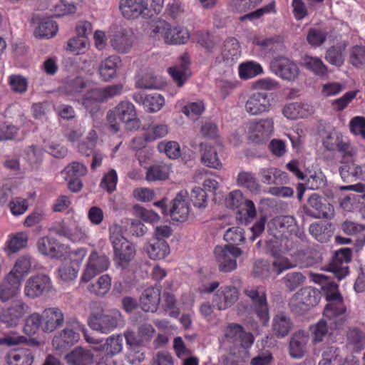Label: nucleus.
Masks as SVG:
<instances>
[{
	"label": "nucleus",
	"instance_id": "f257e3e1",
	"mask_svg": "<svg viewBox=\"0 0 365 365\" xmlns=\"http://www.w3.org/2000/svg\"><path fill=\"white\" fill-rule=\"evenodd\" d=\"M274 240L268 243L272 255L274 259L272 267L264 259H257L253 266V274L262 279L267 278L273 274L279 275L283 271L296 266L300 267L310 265L307 260V255L303 251L294 249L292 242L287 238H280L277 233L273 234Z\"/></svg>",
	"mask_w": 365,
	"mask_h": 365
},
{
	"label": "nucleus",
	"instance_id": "f03ea898",
	"mask_svg": "<svg viewBox=\"0 0 365 365\" xmlns=\"http://www.w3.org/2000/svg\"><path fill=\"white\" fill-rule=\"evenodd\" d=\"M312 280L321 284L322 289L326 291L328 302L324 311V319L312 327L313 341L317 343L323 341L328 332V326L334 329L342 327L346 321L347 315L342 297L338 291V285L328 276L322 274H313Z\"/></svg>",
	"mask_w": 365,
	"mask_h": 365
},
{
	"label": "nucleus",
	"instance_id": "7ed1b4c3",
	"mask_svg": "<svg viewBox=\"0 0 365 365\" xmlns=\"http://www.w3.org/2000/svg\"><path fill=\"white\" fill-rule=\"evenodd\" d=\"M90 83L81 77L68 80L61 87L63 93L68 95L71 100L81 102L87 110L92 113L98 108V103L120 94L123 86L120 84L108 86L104 88H95L85 91L89 88Z\"/></svg>",
	"mask_w": 365,
	"mask_h": 365
},
{
	"label": "nucleus",
	"instance_id": "20e7f679",
	"mask_svg": "<svg viewBox=\"0 0 365 365\" xmlns=\"http://www.w3.org/2000/svg\"><path fill=\"white\" fill-rule=\"evenodd\" d=\"M109 129L113 133L120 130V124L123 123L128 130H135L140 127V121L134 105L128 101L120 102L107 113Z\"/></svg>",
	"mask_w": 365,
	"mask_h": 365
},
{
	"label": "nucleus",
	"instance_id": "39448f33",
	"mask_svg": "<svg viewBox=\"0 0 365 365\" xmlns=\"http://www.w3.org/2000/svg\"><path fill=\"white\" fill-rule=\"evenodd\" d=\"M150 36L156 40L163 39L166 44H185L190 38L187 29L181 26H171L165 21L159 20L150 26Z\"/></svg>",
	"mask_w": 365,
	"mask_h": 365
},
{
	"label": "nucleus",
	"instance_id": "423d86ee",
	"mask_svg": "<svg viewBox=\"0 0 365 365\" xmlns=\"http://www.w3.org/2000/svg\"><path fill=\"white\" fill-rule=\"evenodd\" d=\"M118 230V227L110 229V240L113 249L115 264L124 269L134 259L136 250L134 245L117 231Z\"/></svg>",
	"mask_w": 365,
	"mask_h": 365
},
{
	"label": "nucleus",
	"instance_id": "0eeeda50",
	"mask_svg": "<svg viewBox=\"0 0 365 365\" xmlns=\"http://www.w3.org/2000/svg\"><path fill=\"white\" fill-rule=\"evenodd\" d=\"M119 9L128 20L149 19L158 14L150 0H120Z\"/></svg>",
	"mask_w": 365,
	"mask_h": 365
},
{
	"label": "nucleus",
	"instance_id": "6e6552de",
	"mask_svg": "<svg viewBox=\"0 0 365 365\" xmlns=\"http://www.w3.org/2000/svg\"><path fill=\"white\" fill-rule=\"evenodd\" d=\"M88 324L93 329L108 334L118 327L123 326V319L119 311L113 309L105 313H92Z\"/></svg>",
	"mask_w": 365,
	"mask_h": 365
},
{
	"label": "nucleus",
	"instance_id": "1a4fd4ad",
	"mask_svg": "<svg viewBox=\"0 0 365 365\" xmlns=\"http://www.w3.org/2000/svg\"><path fill=\"white\" fill-rule=\"evenodd\" d=\"M274 122L270 117L253 120L246 127L249 140L255 143L268 140L274 133Z\"/></svg>",
	"mask_w": 365,
	"mask_h": 365
},
{
	"label": "nucleus",
	"instance_id": "9d476101",
	"mask_svg": "<svg viewBox=\"0 0 365 365\" xmlns=\"http://www.w3.org/2000/svg\"><path fill=\"white\" fill-rule=\"evenodd\" d=\"M242 253L241 249L231 245H217L214 250L215 258L219 269L224 272H230L237 268L236 259Z\"/></svg>",
	"mask_w": 365,
	"mask_h": 365
},
{
	"label": "nucleus",
	"instance_id": "9b49d317",
	"mask_svg": "<svg viewBox=\"0 0 365 365\" xmlns=\"http://www.w3.org/2000/svg\"><path fill=\"white\" fill-rule=\"evenodd\" d=\"M320 299V293L310 287H304L294 294L289 300V307L297 313H304L317 305Z\"/></svg>",
	"mask_w": 365,
	"mask_h": 365
},
{
	"label": "nucleus",
	"instance_id": "f8f14e48",
	"mask_svg": "<svg viewBox=\"0 0 365 365\" xmlns=\"http://www.w3.org/2000/svg\"><path fill=\"white\" fill-rule=\"evenodd\" d=\"M110 44L118 53H129L135 41L133 30L128 27H116L109 34Z\"/></svg>",
	"mask_w": 365,
	"mask_h": 365
},
{
	"label": "nucleus",
	"instance_id": "ddd939ff",
	"mask_svg": "<svg viewBox=\"0 0 365 365\" xmlns=\"http://www.w3.org/2000/svg\"><path fill=\"white\" fill-rule=\"evenodd\" d=\"M53 288L51 278L44 274H38L29 277L24 284V295L34 299L48 293Z\"/></svg>",
	"mask_w": 365,
	"mask_h": 365
},
{
	"label": "nucleus",
	"instance_id": "4468645a",
	"mask_svg": "<svg viewBox=\"0 0 365 365\" xmlns=\"http://www.w3.org/2000/svg\"><path fill=\"white\" fill-rule=\"evenodd\" d=\"M49 230L63 236L73 242H85L89 237L88 230L78 225H68L63 220L56 221L51 225Z\"/></svg>",
	"mask_w": 365,
	"mask_h": 365
},
{
	"label": "nucleus",
	"instance_id": "2eb2a0df",
	"mask_svg": "<svg viewBox=\"0 0 365 365\" xmlns=\"http://www.w3.org/2000/svg\"><path fill=\"white\" fill-rule=\"evenodd\" d=\"M110 260L107 256L96 251L92 252L87 259L85 268L82 272L81 281L88 282L101 272L108 269Z\"/></svg>",
	"mask_w": 365,
	"mask_h": 365
},
{
	"label": "nucleus",
	"instance_id": "dca6fc26",
	"mask_svg": "<svg viewBox=\"0 0 365 365\" xmlns=\"http://www.w3.org/2000/svg\"><path fill=\"white\" fill-rule=\"evenodd\" d=\"M245 294L251 299L255 312L263 324L269 320V310L267 304L266 291L263 287H249Z\"/></svg>",
	"mask_w": 365,
	"mask_h": 365
},
{
	"label": "nucleus",
	"instance_id": "f3484780",
	"mask_svg": "<svg viewBox=\"0 0 365 365\" xmlns=\"http://www.w3.org/2000/svg\"><path fill=\"white\" fill-rule=\"evenodd\" d=\"M225 204L232 209L238 208L242 205L244 206L242 211L240 212V215L245 212L244 214L246 215L245 219L241 217H237L242 223H248L257 214L253 202L245 199L242 192L239 190H234L228 195L225 199Z\"/></svg>",
	"mask_w": 365,
	"mask_h": 365
},
{
	"label": "nucleus",
	"instance_id": "a211bd4d",
	"mask_svg": "<svg viewBox=\"0 0 365 365\" xmlns=\"http://www.w3.org/2000/svg\"><path fill=\"white\" fill-rule=\"evenodd\" d=\"M29 309V307L21 299L14 300L1 312L0 322L6 327H16L20 324Z\"/></svg>",
	"mask_w": 365,
	"mask_h": 365
},
{
	"label": "nucleus",
	"instance_id": "6ab92c4d",
	"mask_svg": "<svg viewBox=\"0 0 365 365\" xmlns=\"http://www.w3.org/2000/svg\"><path fill=\"white\" fill-rule=\"evenodd\" d=\"M272 71L278 77L288 81H295L299 75L297 63L288 58H275L271 63Z\"/></svg>",
	"mask_w": 365,
	"mask_h": 365
},
{
	"label": "nucleus",
	"instance_id": "aec40b11",
	"mask_svg": "<svg viewBox=\"0 0 365 365\" xmlns=\"http://www.w3.org/2000/svg\"><path fill=\"white\" fill-rule=\"evenodd\" d=\"M122 64L121 58L115 54L103 58L98 66L99 78L104 82H110L115 79Z\"/></svg>",
	"mask_w": 365,
	"mask_h": 365
},
{
	"label": "nucleus",
	"instance_id": "412c9836",
	"mask_svg": "<svg viewBox=\"0 0 365 365\" xmlns=\"http://www.w3.org/2000/svg\"><path fill=\"white\" fill-rule=\"evenodd\" d=\"M245 108L250 115H259L269 112L272 108V103L267 93L255 92L249 96Z\"/></svg>",
	"mask_w": 365,
	"mask_h": 365
},
{
	"label": "nucleus",
	"instance_id": "4be33fe9",
	"mask_svg": "<svg viewBox=\"0 0 365 365\" xmlns=\"http://www.w3.org/2000/svg\"><path fill=\"white\" fill-rule=\"evenodd\" d=\"M188 192L186 190L179 192L172 201L169 215L174 221L185 222L190 214L187 202Z\"/></svg>",
	"mask_w": 365,
	"mask_h": 365
},
{
	"label": "nucleus",
	"instance_id": "5701e85b",
	"mask_svg": "<svg viewBox=\"0 0 365 365\" xmlns=\"http://www.w3.org/2000/svg\"><path fill=\"white\" fill-rule=\"evenodd\" d=\"M87 173L86 167L80 163L73 162L63 171L62 174L72 192H78L82 187L81 178Z\"/></svg>",
	"mask_w": 365,
	"mask_h": 365
},
{
	"label": "nucleus",
	"instance_id": "b1692460",
	"mask_svg": "<svg viewBox=\"0 0 365 365\" xmlns=\"http://www.w3.org/2000/svg\"><path fill=\"white\" fill-rule=\"evenodd\" d=\"M323 145L327 150H337L344 155H351L353 153L352 148L346 138L337 130L330 131L323 139Z\"/></svg>",
	"mask_w": 365,
	"mask_h": 365
},
{
	"label": "nucleus",
	"instance_id": "393cba45",
	"mask_svg": "<svg viewBox=\"0 0 365 365\" xmlns=\"http://www.w3.org/2000/svg\"><path fill=\"white\" fill-rule=\"evenodd\" d=\"M314 113V106L307 102H294L287 103L282 108L283 115L289 120L307 118Z\"/></svg>",
	"mask_w": 365,
	"mask_h": 365
},
{
	"label": "nucleus",
	"instance_id": "a878e982",
	"mask_svg": "<svg viewBox=\"0 0 365 365\" xmlns=\"http://www.w3.org/2000/svg\"><path fill=\"white\" fill-rule=\"evenodd\" d=\"M238 297L239 292L236 287L222 286L215 294L212 301L219 310H225L233 305Z\"/></svg>",
	"mask_w": 365,
	"mask_h": 365
},
{
	"label": "nucleus",
	"instance_id": "bb28decb",
	"mask_svg": "<svg viewBox=\"0 0 365 365\" xmlns=\"http://www.w3.org/2000/svg\"><path fill=\"white\" fill-rule=\"evenodd\" d=\"M351 259V250L350 248H342L336 251L332 264L330 266V271L341 280L349 273L347 263Z\"/></svg>",
	"mask_w": 365,
	"mask_h": 365
},
{
	"label": "nucleus",
	"instance_id": "cd10ccee",
	"mask_svg": "<svg viewBox=\"0 0 365 365\" xmlns=\"http://www.w3.org/2000/svg\"><path fill=\"white\" fill-rule=\"evenodd\" d=\"M155 332V330L151 324H143L138 327V334L128 330L125 331L124 336L128 346L144 345L150 341Z\"/></svg>",
	"mask_w": 365,
	"mask_h": 365
},
{
	"label": "nucleus",
	"instance_id": "c85d7f7f",
	"mask_svg": "<svg viewBox=\"0 0 365 365\" xmlns=\"http://www.w3.org/2000/svg\"><path fill=\"white\" fill-rule=\"evenodd\" d=\"M80 332L84 335L85 339L90 344H98L97 339L90 337L87 334V331L84 326L78 322H73L72 328L69 327H66L62 331V336L64 337L63 344H67L68 348L75 343L78 342L80 339Z\"/></svg>",
	"mask_w": 365,
	"mask_h": 365
},
{
	"label": "nucleus",
	"instance_id": "c756f323",
	"mask_svg": "<svg viewBox=\"0 0 365 365\" xmlns=\"http://www.w3.org/2000/svg\"><path fill=\"white\" fill-rule=\"evenodd\" d=\"M41 315L42 330L45 332H52L61 326L64 316L63 312L56 307L45 309Z\"/></svg>",
	"mask_w": 365,
	"mask_h": 365
},
{
	"label": "nucleus",
	"instance_id": "7c9ffc66",
	"mask_svg": "<svg viewBox=\"0 0 365 365\" xmlns=\"http://www.w3.org/2000/svg\"><path fill=\"white\" fill-rule=\"evenodd\" d=\"M31 257L30 256L21 255L16 259L11 269L6 275L22 284L24 278L31 270Z\"/></svg>",
	"mask_w": 365,
	"mask_h": 365
},
{
	"label": "nucleus",
	"instance_id": "2f4dec72",
	"mask_svg": "<svg viewBox=\"0 0 365 365\" xmlns=\"http://www.w3.org/2000/svg\"><path fill=\"white\" fill-rule=\"evenodd\" d=\"M134 101L142 104L146 111L155 113L160 110L165 104V98L160 94L147 95L143 92H138L133 96Z\"/></svg>",
	"mask_w": 365,
	"mask_h": 365
},
{
	"label": "nucleus",
	"instance_id": "473e14b6",
	"mask_svg": "<svg viewBox=\"0 0 365 365\" xmlns=\"http://www.w3.org/2000/svg\"><path fill=\"white\" fill-rule=\"evenodd\" d=\"M37 248L38 252L51 258L61 256L64 250L63 245L56 239L50 237H43L38 240Z\"/></svg>",
	"mask_w": 365,
	"mask_h": 365
},
{
	"label": "nucleus",
	"instance_id": "72a5a7b5",
	"mask_svg": "<svg viewBox=\"0 0 365 365\" xmlns=\"http://www.w3.org/2000/svg\"><path fill=\"white\" fill-rule=\"evenodd\" d=\"M144 250L148 257L153 260L164 259L170 254V247L163 240L150 239Z\"/></svg>",
	"mask_w": 365,
	"mask_h": 365
},
{
	"label": "nucleus",
	"instance_id": "f704fd0d",
	"mask_svg": "<svg viewBox=\"0 0 365 365\" xmlns=\"http://www.w3.org/2000/svg\"><path fill=\"white\" fill-rule=\"evenodd\" d=\"M309 337L303 331H297L293 334L289 342V354L292 357L300 359L307 351Z\"/></svg>",
	"mask_w": 365,
	"mask_h": 365
},
{
	"label": "nucleus",
	"instance_id": "c9c22d12",
	"mask_svg": "<svg viewBox=\"0 0 365 365\" xmlns=\"http://www.w3.org/2000/svg\"><path fill=\"white\" fill-rule=\"evenodd\" d=\"M93 352L81 346L73 349L65 356L68 365H91L93 363Z\"/></svg>",
	"mask_w": 365,
	"mask_h": 365
},
{
	"label": "nucleus",
	"instance_id": "e433bc0d",
	"mask_svg": "<svg viewBox=\"0 0 365 365\" xmlns=\"http://www.w3.org/2000/svg\"><path fill=\"white\" fill-rule=\"evenodd\" d=\"M339 173L344 182L365 180V164L359 165L354 162L344 163L341 166Z\"/></svg>",
	"mask_w": 365,
	"mask_h": 365
},
{
	"label": "nucleus",
	"instance_id": "4c0bfd02",
	"mask_svg": "<svg viewBox=\"0 0 365 365\" xmlns=\"http://www.w3.org/2000/svg\"><path fill=\"white\" fill-rule=\"evenodd\" d=\"M221 56L217 57L220 62L225 61L227 64H233L240 56V45L237 40L235 38L227 39L223 44L221 50Z\"/></svg>",
	"mask_w": 365,
	"mask_h": 365
},
{
	"label": "nucleus",
	"instance_id": "58836bf2",
	"mask_svg": "<svg viewBox=\"0 0 365 365\" xmlns=\"http://www.w3.org/2000/svg\"><path fill=\"white\" fill-rule=\"evenodd\" d=\"M160 300V291L156 287L146 289L140 298V305L145 312H155Z\"/></svg>",
	"mask_w": 365,
	"mask_h": 365
},
{
	"label": "nucleus",
	"instance_id": "ea45409f",
	"mask_svg": "<svg viewBox=\"0 0 365 365\" xmlns=\"http://www.w3.org/2000/svg\"><path fill=\"white\" fill-rule=\"evenodd\" d=\"M29 240L26 232H19L8 235L4 245V251L7 255L16 253L25 248Z\"/></svg>",
	"mask_w": 365,
	"mask_h": 365
},
{
	"label": "nucleus",
	"instance_id": "a19ab883",
	"mask_svg": "<svg viewBox=\"0 0 365 365\" xmlns=\"http://www.w3.org/2000/svg\"><path fill=\"white\" fill-rule=\"evenodd\" d=\"M300 64L304 68L318 76L323 77L327 76V66L319 57L306 54L301 58Z\"/></svg>",
	"mask_w": 365,
	"mask_h": 365
},
{
	"label": "nucleus",
	"instance_id": "79ce46f5",
	"mask_svg": "<svg viewBox=\"0 0 365 365\" xmlns=\"http://www.w3.org/2000/svg\"><path fill=\"white\" fill-rule=\"evenodd\" d=\"M200 146L202 163L210 168L221 170L223 168V165L218 157L216 148L206 143L201 144Z\"/></svg>",
	"mask_w": 365,
	"mask_h": 365
},
{
	"label": "nucleus",
	"instance_id": "37998d69",
	"mask_svg": "<svg viewBox=\"0 0 365 365\" xmlns=\"http://www.w3.org/2000/svg\"><path fill=\"white\" fill-rule=\"evenodd\" d=\"M21 287V284L5 275L0 284V300L5 302L17 296Z\"/></svg>",
	"mask_w": 365,
	"mask_h": 365
},
{
	"label": "nucleus",
	"instance_id": "c03bdc74",
	"mask_svg": "<svg viewBox=\"0 0 365 365\" xmlns=\"http://www.w3.org/2000/svg\"><path fill=\"white\" fill-rule=\"evenodd\" d=\"M292 326L290 318L283 312L278 313L273 318L272 331L279 338L287 336L292 329Z\"/></svg>",
	"mask_w": 365,
	"mask_h": 365
},
{
	"label": "nucleus",
	"instance_id": "a18cd8bd",
	"mask_svg": "<svg viewBox=\"0 0 365 365\" xmlns=\"http://www.w3.org/2000/svg\"><path fill=\"white\" fill-rule=\"evenodd\" d=\"M34 356L29 349H19L11 351L7 356L9 365H31Z\"/></svg>",
	"mask_w": 365,
	"mask_h": 365
},
{
	"label": "nucleus",
	"instance_id": "49530a36",
	"mask_svg": "<svg viewBox=\"0 0 365 365\" xmlns=\"http://www.w3.org/2000/svg\"><path fill=\"white\" fill-rule=\"evenodd\" d=\"M111 277L108 274H103L98 279L88 285V291L98 297L106 295L111 287Z\"/></svg>",
	"mask_w": 365,
	"mask_h": 365
},
{
	"label": "nucleus",
	"instance_id": "de8ad7c7",
	"mask_svg": "<svg viewBox=\"0 0 365 365\" xmlns=\"http://www.w3.org/2000/svg\"><path fill=\"white\" fill-rule=\"evenodd\" d=\"M186 56L182 57V63L168 68V73L173 79L181 87L190 76L188 61Z\"/></svg>",
	"mask_w": 365,
	"mask_h": 365
},
{
	"label": "nucleus",
	"instance_id": "09e8293b",
	"mask_svg": "<svg viewBox=\"0 0 365 365\" xmlns=\"http://www.w3.org/2000/svg\"><path fill=\"white\" fill-rule=\"evenodd\" d=\"M187 198H189L193 207L199 210H205L208 205V195L201 187H193L188 193Z\"/></svg>",
	"mask_w": 365,
	"mask_h": 365
},
{
	"label": "nucleus",
	"instance_id": "8fccbe9b",
	"mask_svg": "<svg viewBox=\"0 0 365 365\" xmlns=\"http://www.w3.org/2000/svg\"><path fill=\"white\" fill-rule=\"evenodd\" d=\"M58 31L56 23L50 18L41 20L38 26L35 29L34 34L38 38H52Z\"/></svg>",
	"mask_w": 365,
	"mask_h": 365
},
{
	"label": "nucleus",
	"instance_id": "3c124183",
	"mask_svg": "<svg viewBox=\"0 0 365 365\" xmlns=\"http://www.w3.org/2000/svg\"><path fill=\"white\" fill-rule=\"evenodd\" d=\"M171 168L165 163L153 165L147 169L146 180L148 181L165 180L168 178Z\"/></svg>",
	"mask_w": 365,
	"mask_h": 365
},
{
	"label": "nucleus",
	"instance_id": "603ef678",
	"mask_svg": "<svg viewBox=\"0 0 365 365\" xmlns=\"http://www.w3.org/2000/svg\"><path fill=\"white\" fill-rule=\"evenodd\" d=\"M264 183L278 184L283 183L287 180V174L274 168H262L259 173Z\"/></svg>",
	"mask_w": 365,
	"mask_h": 365
},
{
	"label": "nucleus",
	"instance_id": "864d4df0",
	"mask_svg": "<svg viewBox=\"0 0 365 365\" xmlns=\"http://www.w3.org/2000/svg\"><path fill=\"white\" fill-rule=\"evenodd\" d=\"M238 71L240 77L247 80L263 73V68L259 63L250 61L241 63L239 66Z\"/></svg>",
	"mask_w": 365,
	"mask_h": 365
},
{
	"label": "nucleus",
	"instance_id": "5fc2aeb1",
	"mask_svg": "<svg viewBox=\"0 0 365 365\" xmlns=\"http://www.w3.org/2000/svg\"><path fill=\"white\" fill-rule=\"evenodd\" d=\"M308 204L317 210L325 218L331 219L334 216V208L330 204H323L322 197L317 193H313L308 199Z\"/></svg>",
	"mask_w": 365,
	"mask_h": 365
},
{
	"label": "nucleus",
	"instance_id": "6e6d98bb",
	"mask_svg": "<svg viewBox=\"0 0 365 365\" xmlns=\"http://www.w3.org/2000/svg\"><path fill=\"white\" fill-rule=\"evenodd\" d=\"M237 183L239 186L246 187L252 192H257L259 189L255 175L248 171H241L238 173Z\"/></svg>",
	"mask_w": 365,
	"mask_h": 365
},
{
	"label": "nucleus",
	"instance_id": "4d7b16f0",
	"mask_svg": "<svg viewBox=\"0 0 365 365\" xmlns=\"http://www.w3.org/2000/svg\"><path fill=\"white\" fill-rule=\"evenodd\" d=\"M346 46L345 43H341L330 48L327 51L325 59L334 66H341L344 61L343 53L345 51Z\"/></svg>",
	"mask_w": 365,
	"mask_h": 365
},
{
	"label": "nucleus",
	"instance_id": "13d9d810",
	"mask_svg": "<svg viewBox=\"0 0 365 365\" xmlns=\"http://www.w3.org/2000/svg\"><path fill=\"white\" fill-rule=\"evenodd\" d=\"M89 46L90 41L88 38L75 36L69 39L67 43V50L76 55L85 53Z\"/></svg>",
	"mask_w": 365,
	"mask_h": 365
},
{
	"label": "nucleus",
	"instance_id": "bf43d9fd",
	"mask_svg": "<svg viewBox=\"0 0 365 365\" xmlns=\"http://www.w3.org/2000/svg\"><path fill=\"white\" fill-rule=\"evenodd\" d=\"M41 315L38 312L31 314L25 320L24 332L27 335H34L42 328Z\"/></svg>",
	"mask_w": 365,
	"mask_h": 365
},
{
	"label": "nucleus",
	"instance_id": "052dcab7",
	"mask_svg": "<svg viewBox=\"0 0 365 365\" xmlns=\"http://www.w3.org/2000/svg\"><path fill=\"white\" fill-rule=\"evenodd\" d=\"M97 134L95 130H91L88 133L86 138L78 143L76 148L83 155H91L96 145L97 142Z\"/></svg>",
	"mask_w": 365,
	"mask_h": 365
},
{
	"label": "nucleus",
	"instance_id": "680f3d73",
	"mask_svg": "<svg viewBox=\"0 0 365 365\" xmlns=\"http://www.w3.org/2000/svg\"><path fill=\"white\" fill-rule=\"evenodd\" d=\"M78 272V269L71 264L68 261H64L58 269V277L64 282L74 280Z\"/></svg>",
	"mask_w": 365,
	"mask_h": 365
},
{
	"label": "nucleus",
	"instance_id": "e2e57ef3",
	"mask_svg": "<svg viewBox=\"0 0 365 365\" xmlns=\"http://www.w3.org/2000/svg\"><path fill=\"white\" fill-rule=\"evenodd\" d=\"M123 349V337L121 335H112L108 337L102 347L108 354L115 355Z\"/></svg>",
	"mask_w": 365,
	"mask_h": 365
},
{
	"label": "nucleus",
	"instance_id": "0e129e2a",
	"mask_svg": "<svg viewBox=\"0 0 365 365\" xmlns=\"http://www.w3.org/2000/svg\"><path fill=\"white\" fill-rule=\"evenodd\" d=\"M158 148L170 159H177L181 155L180 146L175 141H162L158 145Z\"/></svg>",
	"mask_w": 365,
	"mask_h": 365
},
{
	"label": "nucleus",
	"instance_id": "69168bd1",
	"mask_svg": "<svg viewBox=\"0 0 365 365\" xmlns=\"http://www.w3.org/2000/svg\"><path fill=\"white\" fill-rule=\"evenodd\" d=\"M50 1L51 4H54L53 5H51L52 8H50V9L53 11L56 16H61L71 14L75 13L76 11V8L73 4L67 3L64 0ZM48 6L50 7V5Z\"/></svg>",
	"mask_w": 365,
	"mask_h": 365
},
{
	"label": "nucleus",
	"instance_id": "338daca9",
	"mask_svg": "<svg viewBox=\"0 0 365 365\" xmlns=\"http://www.w3.org/2000/svg\"><path fill=\"white\" fill-rule=\"evenodd\" d=\"M160 78L150 73L145 76L139 75L136 80V85L140 88L157 89L160 88Z\"/></svg>",
	"mask_w": 365,
	"mask_h": 365
},
{
	"label": "nucleus",
	"instance_id": "774afa93",
	"mask_svg": "<svg viewBox=\"0 0 365 365\" xmlns=\"http://www.w3.org/2000/svg\"><path fill=\"white\" fill-rule=\"evenodd\" d=\"M168 132L169 128L166 124H156L149 127L145 132V138L148 141H153L164 138Z\"/></svg>",
	"mask_w": 365,
	"mask_h": 365
}]
</instances>
